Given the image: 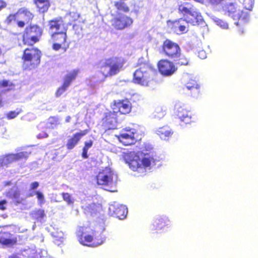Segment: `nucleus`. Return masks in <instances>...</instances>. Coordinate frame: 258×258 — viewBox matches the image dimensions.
<instances>
[{
    "label": "nucleus",
    "mask_w": 258,
    "mask_h": 258,
    "mask_svg": "<svg viewBox=\"0 0 258 258\" xmlns=\"http://www.w3.org/2000/svg\"><path fill=\"white\" fill-rule=\"evenodd\" d=\"M56 120L54 118H51L49 120V122L47 124V127L49 128H54L56 127L57 125Z\"/></svg>",
    "instance_id": "nucleus-42"
},
{
    "label": "nucleus",
    "mask_w": 258,
    "mask_h": 258,
    "mask_svg": "<svg viewBox=\"0 0 258 258\" xmlns=\"http://www.w3.org/2000/svg\"><path fill=\"white\" fill-rule=\"evenodd\" d=\"M10 83V82L8 81H4L3 82H0V88L9 86Z\"/></svg>",
    "instance_id": "nucleus-51"
},
{
    "label": "nucleus",
    "mask_w": 258,
    "mask_h": 258,
    "mask_svg": "<svg viewBox=\"0 0 258 258\" xmlns=\"http://www.w3.org/2000/svg\"><path fill=\"white\" fill-rule=\"evenodd\" d=\"M70 119H71V117L70 116H68L66 118V121L67 122H70Z\"/></svg>",
    "instance_id": "nucleus-55"
},
{
    "label": "nucleus",
    "mask_w": 258,
    "mask_h": 258,
    "mask_svg": "<svg viewBox=\"0 0 258 258\" xmlns=\"http://www.w3.org/2000/svg\"><path fill=\"white\" fill-rule=\"evenodd\" d=\"M9 163L6 156L0 158V167L6 166Z\"/></svg>",
    "instance_id": "nucleus-44"
},
{
    "label": "nucleus",
    "mask_w": 258,
    "mask_h": 258,
    "mask_svg": "<svg viewBox=\"0 0 258 258\" xmlns=\"http://www.w3.org/2000/svg\"><path fill=\"white\" fill-rule=\"evenodd\" d=\"M79 14L76 12H70L68 17H70V21H75L79 18Z\"/></svg>",
    "instance_id": "nucleus-43"
},
{
    "label": "nucleus",
    "mask_w": 258,
    "mask_h": 258,
    "mask_svg": "<svg viewBox=\"0 0 258 258\" xmlns=\"http://www.w3.org/2000/svg\"><path fill=\"white\" fill-rule=\"evenodd\" d=\"M32 14L27 9L22 8L16 13L17 19L22 20L28 23L33 18Z\"/></svg>",
    "instance_id": "nucleus-26"
},
{
    "label": "nucleus",
    "mask_w": 258,
    "mask_h": 258,
    "mask_svg": "<svg viewBox=\"0 0 258 258\" xmlns=\"http://www.w3.org/2000/svg\"><path fill=\"white\" fill-rule=\"evenodd\" d=\"M177 115L180 121L185 124L194 122L191 113L182 106H180L178 108Z\"/></svg>",
    "instance_id": "nucleus-16"
},
{
    "label": "nucleus",
    "mask_w": 258,
    "mask_h": 258,
    "mask_svg": "<svg viewBox=\"0 0 258 258\" xmlns=\"http://www.w3.org/2000/svg\"><path fill=\"white\" fill-rule=\"evenodd\" d=\"M161 115H162V116H164V115H165V112H164V111H162L161 112Z\"/></svg>",
    "instance_id": "nucleus-57"
},
{
    "label": "nucleus",
    "mask_w": 258,
    "mask_h": 258,
    "mask_svg": "<svg viewBox=\"0 0 258 258\" xmlns=\"http://www.w3.org/2000/svg\"><path fill=\"white\" fill-rule=\"evenodd\" d=\"M92 145L93 142L92 141L86 142L85 143V147L83 148V149L86 150H88V149L92 147Z\"/></svg>",
    "instance_id": "nucleus-47"
},
{
    "label": "nucleus",
    "mask_w": 258,
    "mask_h": 258,
    "mask_svg": "<svg viewBox=\"0 0 258 258\" xmlns=\"http://www.w3.org/2000/svg\"><path fill=\"white\" fill-rule=\"evenodd\" d=\"M205 52L204 51H201L199 52V55L205 54Z\"/></svg>",
    "instance_id": "nucleus-56"
},
{
    "label": "nucleus",
    "mask_w": 258,
    "mask_h": 258,
    "mask_svg": "<svg viewBox=\"0 0 258 258\" xmlns=\"http://www.w3.org/2000/svg\"><path fill=\"white\" fill-rule=\"evenodd\" d=\"M31 214L33 219L40 223L44 222V218L46 217L44 210L42 209L34 210Z\"/></svg>",
    "instance_id": "nucleus-30"
},
{
    "label": "nucleus",
    "mask_w": 258,
    "mask_h": 258,
    "mask_svg": "<svg viewBox=\"0 0 258 258\" xmlns=\"http://www.w3.org/2000/svg\"><path fill=\"white\" fill-rule=\"evenodd\" d=\"M123 159L125 163L134 171L149 167L152 164H155L156 160L152 155L150 156L148 154H144L142 157H140L139 154L135 152L125 153Z\"/></svg>",
    "instance_id": "nucleus-2"
},
{
    "label": "nucleus",
    "mask_w": 258,
    "mask_h": 258,
    "mask_svg": "<svg viewBox=\"0 0 258 258\" xmlns=\"http://www.w3.org/2000/svg\"><path fill=\"white\" fill-rule=\"evenodd\" d=\"M88 132V131L87 130H85L75 134L72 138L68 140L66 145L67 148L70 150L73 149L81 138L86 135Z\"/></svg>",
    "instance_id": "nucleus-20"
},
{
    "label": "nucleus",
    "mask_w": 258,
    "mask_h": 258,
    "mask_svg": "<svg viewBox=\"0 0 258 258\" xmlns=\"http://www.w3.org/2000/svg\"><path fill=\"white\" fill-rule=\"evenodd\" d=\"M99 66L105 77L111 76L113 71V59L111 57L102 60L99 62Z\"/></svg>",
    "instance_id": "nucleus-14"
},
{
    "label": "nucleus",
    "mask_w": 258,
    "mask_h": 258,
    "mask_svg": "<svg viewBox=\"0 0 258 258\" xmlns=\"http://www.w3.org/2000/svg\"><path fill=\"white\" fill-rule=\"evenodd\" d=\"M49 33L51 34L58 33L60 31L66 29L64 24L61 18L55 19L49 22Z\"/></svg>",
    "instance_id": "nucleus-15"
},
{
    "label": "nucleus",
    "mask_w": 258,
    "mask_h": 258,
    "mask_svg": "<svg viewBox=\"0 0 258 258\" xmlns=\"http://www.w3.org/2000/svg\"><path fill=\"white\" fill-rule=\"evenodd\" d=\"M214 22L217 25L219 26L221 28L224 29H228V23L224 20L221 19L216 18L214 20Z\"/></svg>",
    "instance_id": "nucleus-37"
},
{
    "label": "nucleus",
    "mask_w": 258,
    "mask_h": 258,
    "mask_svg": "<svg viewBox=\"0 0 258 258\" xmlns=\"http://www.w3.org/2000/svg\"><path fill=\"white\" fill-rule=\"evenodd\" d=\"M239 31H240L241 32V33H243V30H239Z\"/></svg>",
    "instance_id": "nucleus-62"
},
{
    "label": "nucleus",
    "mask_w": 258,
    "mask_h": 258,
    "mask_svg": "<svg viewBox=\"0 0 258 258\" xmlns=\"http://www.w3.org/2000/svg\"><path fill=\"white\" fill-rule=\"evenodd\" d=\"M2 53V50H1V49L0 48V54H1Z\"/></svg>",
    "instance_id": "nucleus-63"
},
{
    "label": "nucleus",
    "mask_w": 258,
    "mask_h": 258,
    "mask_svg": "<svg viewBox=\"0 0 258 258\" xmlns=\"http://www.w3.org/2000/svg\"><path fill=\"white\" fill-rule=\"evenodd\" d=\"M201 58H204L206 57L205 54H201Z\"/></svg>",
    "instance_id": "nucleus-58"
},
{
    "label": "nucleus",
    "mask_w": 258,
    "mask_h": 258,
    "mask_svg": "<svg viewBox=\"0 0 258 258\" xmlns=\"http://www.w3.org/2000/svg\"><path fill=\"white\" fill-rule=\"evenodd\" d=\"M16 21L17 22L18 26L20 28H23L24 26L25 23H27V22L19 19H17Z\"/></svg>",
    "instance_id": "nucleus-49"
},
{
    "label": "nucleus",
    "mask_w": 258,
    "mask_h": 258,
    "mask_svg": "<svg viewBox=\"0 0 258 258\" xmlns=\"http://www.w3.org/2000/svg\"><path fill=\"white\" fill-rule=\"evenodd\" d=\"M222 10L225 14L236 20L235 24L239 26L244 24L249 21V14L247 12L241 10L238 3L230 2L225 4L222 7Z\"/></svg>",
    "instance_id": "nucleus-4"
},
{
    "label": "nucleus",
    "mask_w": 258,
    "mask_h": 258,
    "mask_svg": "<svg viewBox=\"0 0 258 258\" xmlns=\"http://www.w3.org/2000/svg\"><path fill=\"white\" fill-rule=\"evenodd\" d=\"M68 88V86H65L64 84H63L62 86L57 89L56 92V97L61 96L67 90Z\"/></svg>",
    "instance_id": "nucleus-41"
},
{
    "label": "nucleus",
    "mask_w": 258,
    "mask_h": 258,
    "mask_svg": "<svg viewBox=\"0 0 258 258\" xmlns=\"http://www.w3.org/2000/svg\"><path fill=\"white\" fill-rule=\"evenodd\" d=\"M41 34V29L36 25L27 27L23 34V42L24 44L32 45L38 41Z\"/></svg>",
    "instance_id": "nucleus-9"
},
{
    "label": "nucleus",
    "mask_w": 258,
    "mask_h": 258,
    "mask_svg": "<svg viewBox=\"0 0 258 258\" xmlns=\"http://www.w3.org/2000/svg\"><path fill=\"white\" fill-rule=\"evenodd\" d=\"M176 64L169 59L163 58L157 63V67L159 73L164 76H170L177 70Z\"/></svg>",
    "instance_id": "nucleus-10"
},
{
    "label": "nucleus",
    "mask_w": 258,
    "mask_h": 258,
    "mask_svg": "<svg viewBox=\"0 0 258 258\" xmlns=\"http://www.w3.org/2000/svg\"><path fill=\"white\" fill-rule=\"evenodd\" d=\"M30 153L27 152H21L16 154H10L6 155L9 164L14 161H18L23 159H26Z\"/></svg>",
    "instance_id": "nucleus-25"
},
{
    "label": "nucleus",
    "mask_w": 258,
    "mask_h": 258,
    "mask_svg": "<svg viewBox=\"0 0 258 258\" xmlns=\"http://www.w3.org/2000/svg\"><path fill=\"white\" fill-rule=\"evenodd\" d=\"M178 10L184 16V19L186 23L197 26L204 23L201 13L191 3L184 2L178 6Z\"/></svg>",
    "instance_id": "nucleus-3"
},
{
    "label": "nucleus",
    "mask_w": 258,
    "mask_h": 258,
    "mask_svg": "<svg viewBox=\"0 0 258 258\" xmlns=\"http://www.w3.org/2000/svg\"><path fill=\"white\" fill-rule=\"evenodd\" d=\"M156 134L162 140H168L173 134V132L167 125L159 127L156 131Z\"/></svg>",
    "instance_id": "nucleus-24"
},
{
    "label": "nucleus",
    "mask_w": 258,
    "mask_h": 258,
    "mask_svg": "<svg viewBox=\"0 0 258 258\" xmlns=\"http://www.w3.org/2000/svg\"><path fill=\"white\" fill-rule=\"evenodd\" d=\"M17 17H16V14L15 15H10L7 19L6 22L8 24L11 23L13 21H16Z\"/></svg>",
    "instance_id": "nucleus-45"
},
{
    "label": "nucleus",
    "mask_w": 258,
    "mask_h": 258,
    "mask_svg": "<svg viewBox=\"0 0 258 258\" xmlns=\"http://www.w3.org/2000/svg\"><path fill=\"white\" fill-rule=\"evenodd\" d=\"M6 6V3L4 1H0V10L5 7Z\"/></svg>",
    "instance_id": "nucleus-54"
},
{
    "label": "nucleus",
    "mask_w": 258,
    "mask_h": 258,
    "mask_svg": "<svg viewBox=\"0 0 258 258\" xmlns=\"http://www.w3.org/2000/svg\"><path fill=\"white\" fill-rule=\"evenodd\" d=\"M37 137L38 139H42L47 138L48 137V135L46 132H43L42 133L39 134Z\"/></svg>",
    "instance_id": "nucleus-52"
},
{
    "label": "nucleus",
    "mask_w": 258,
    "mask_h": 258,
    "mask_svg": "<svg viewBox=\"0 0 258 258\" xmlns=\"http://www.w3.org/2000/svg\"><path fill=\"white\" fill-rule=\"evenodd\" d=\"M52 236L55 238V243L56 244L59 245L64 239V234L61 231H56L52 232Z\"/></svg>",
    "instance_id": "nucleus-35"
},
{
    "label": "nucleus",
    "mask_w": 258,
    "mask_h": 258,
    "mask_svg": "<svg viewBox=\"0 0 258 258\" xmlns=\"http://www.w3.org/2000/svg\"><path fill=\"white\" fill-rule=\"evenodd\" d=\"M87 211L90 213L91 215L96 214V212L97 211V206L95 204H91L87 207Z\"/></svg>",
    "instance_id": "nucleus-40"
},
{
    "label": "nucleus",
    "mask_w": 258,
    "mask_h": 258,
    "mask_svg": "<svg viewBox=\"0 0 258 258\" xmlns=\"http://www.w3.org/2000/svg\"><path fill=\"white\" fill-rule=\"evenodd\" d=\"M133 19L125 15L118 13L114 20V27L117 30H122L133 24Z\"/></svg>",
    "instance_id": "nucleus-11"
},
{
    "label": "nucleus",
    "mask_w": 258,
    "mask_h": 258,
    "mask_svg": "<svg viewBox=\"0 0 258 258\" xmlns=\"http://www.w3.org/2000/svg\"><path fill=\"white\" fill-rule=\"evenodd\" d=\"M185 86L186 88L191 91L198 90L200 87L197 81L193 79H190L186 83Z\"/></svg>",
    "instance_id": "nucleus-33"
},
{
    "label": "nucleus",
    "mask_w": 258,
    "mask_h": 258,
    "mask_svg": "<svg viewBox=\"0 0 258 258\" xmlns=\"http://www.w3.org/2000/svg\"><path fill=\"white\" fill-rule=\"evenodd\" d=\"M131 109L132 104L127 99L114 102V113L119 112L120 114H126L129 113Z\"/></svg>",
    "instance_id": "nucleus-12"
},
{
    "label": "nucleus",
    "mask_w": 258,
    "mask_h": 258,
    "mask_svg": "<svg viewBox=\"0 0 258 258\" xmlns=\"http://www.w3.org/2000/svg\"><path fill=\"white\" fill-rule=\"evenodd\" d=\"M128 213L127 208L123 205H117L114 207V214L115 215L116 218L119 220H122L126 217Z\"/></svg>",
    "instance_id": "nucleus-22"
},
{
    "label": "nucleus",
    "mask_w": 258,
    "mask_h": 258,
    "mask_svg": "<svg viewBox=\"0 0 258 258\" xmlns=\"http://www.w3.org/2000/svg\"><path fill=\"white\" fill-rule=\"evenodd\" d=\"M170 224V221L166 217H159L156 218L153 223V230H159L165 226H168Z\"/></svg>",
    "instance_id": "nucleus-21"
},
{
    "label": "nucleus",
    "mask_w": 258,
    "mask_h": 258,
    "mask_svg": "<svg viewBox=\"0 0 258 258\" xmlns=\"http://www.w3.org/2000/svg\"><path fill=\"white\" fill-rule=\"evenodd\" d=\"M185 21L184 18H179L176 20L167 21V25L174 32L179 31L181 33H185L187 32L188 30L186 26L183 25V22Z\"/></svg>",
    "instance_id": "nucleus-13"
},
{
    "label": "nucleus",
    "mask_w": 258,
    "mask_h": 258,
    "mask_svg": "<svg viewBox=\"0 0 258 258\" xmlns=\"http://www.w3.org/2000/svg\"><path fill=\"white\" fill-rule=\"evenodd\" d=\"M62 44V43H60L59 42L54 43L52 46L53 49L55 50H59L61 48Z\"/></svg>",
    "instance_id": "nucleus-50"
},
{
    "label": "nucleus",
    "mask_w": 258,
    "mask_h": 258,
    "mask_svg": "<svg viewBox=\"0 0 258 258\" xmlns=\"http://www.w3.org/2000/svg\"><path fill=\"white\" fill-rule=\"evenodd\" d=\"M16 242V239L8 232H0V243L3 245H10Z\"/></svg>",
    "instance_id": "nucleus-23"
},
{
    "label": "nucleus",
    "mask_w": 258,
    "mask_h": 258,
    "mask_svg": "<svg viewBox=\"0 0 258 258\" xmlns=\"http://www.w3.org/2000/svg\"><path fill=\"white\" fill-rule=\"evenodd\" d=\"M9 258H19L17 256H11Z\"/></svg>",
    "instance_id": "nucleus-59"
},
{
    "label": "nucleus",
    "mask_w": 258,
    "mask_h": 258,
    "mask_svg": "<svg viewBox=\"0 0 258 258\" xmlns=\"http://www.w3.org/2000/svg\"><path fill=\"white\" fill-rule=\"evenodd\" d=\"M7 202L6 200H2L0 201V210L4 211L6 209V205Z\"/></svg>",
    "instance_id": "nucleus-46"
},
{
    "label": "nucleus",
    "mask_w": 258,
    "mask_h": 258,
    "mask_svg": "<svg viewBox=\"0 0 258 258\" xmlns=\"http://www.w3.org/2000/svg\"><path fill=\"white\" fill-rule=\"evenodd\" d=\"M78 240L84 245L96 247L102 244L104 240L95 236L96 232L89 227H80L77 232Z\"/></svg>",
    "instance_id": "nucleus-5"
},
{
    "label": "nucleus",
    "mask_w": 258,
    "mask_h": 258,
    "mask_svg": "<svg viewBox=\"0 0 258 258\" xmlns=\"http://www.w3.org/2000/svg\"><path fill=\"white\" fill-rule=\"evenodd\" d=\"M154 68L148 63L141 64L133 75V81L136 84L147 86L152 80Z\"/></svg>",
    "instance_id": "nucleus-6"
},
{
    "label": "nucleus",
    "mask_w": 258,
    "mask_h": 258,
    "mask_svg": "<svg viewBox=\"0 0 258 258\" xmlns=\"http://www.w3.org/2000/svg\"><path fill=\"white\" fill-rule=\"evenodd\" d=\"M10 184V182H6L5 185H9Z\"/></svg>",
    "instance_id": "nucleus-60"
},
{
    "label": "nucleus",
    "mask_w": 258,
    "mask_h": 258,
    "mask_svg": "<svg viewBox=\"0 0 258 258\" xmlns=\"http://www.w3.org/2000/svg\"><path fill=\"white\" fill-rule=\"evenodd\" d=\"M112 172L110 169L106 168L102 172H100L96 177L97 182L100 185H108L111 181Z\"/></svg>",
    "instance_id": "nucleus-17"
},
{
    "label": "nucleus",
    "mask_w": 258,
    "mask_h": 258,
    "mask_svg": "<svg viewBox=\"0 0 258 258\" xmlns=\"http://www.w3.org/2000/svg\"><path fill=\"white\" fill-rule=\"evenodd\" d=\"M21 112V109H17L16 110L12 111L7 114V118L9 119L15 118Z\"/></svg>",
    "instance_id": "nucleus-39"
},
{
    "label": "nucleus",
    "mask_w": 258,
    "mask_h": 258,
    "mask_svg": "<svg viewBox=\"0 0 258 258\" xmlns=\"http://www.w3.org/2000/svg\"><path fill=\"white\" fill-rule=\"evenodd\" d=\"M34 195L36 196L38 205H39L40 206H42L43 205L45 204V197L43 194L42 192L38 190L33 191L29 194L28 197H31L34 196Z\"/></svg>",
    "instance_id": "nucleus-31"
},
{
    "label": "nucleus",
    "mask_w": 258,
    "mask_h": 258,
    "mask_svg": "<svg viewBox=\"0 0 258 258\" xmlns=\"http://www.w3.org/2000/svg\"><path fill=\"white\" fill-rule=\"evenodd\" d=\"M63 51H66V48H64Z\"/></svg>",
    "instance_id": "nucleus-64"
},
{
    "label": "nucleus",
    "mask_w": 258,
    "mask_h": 258,
    "mask_svg": "<svg viewBox=\"0 0 258 258\" xmlns=\"http://www.w3.org/2000/svg\"><path fill=\"white\" fill-rule=\"evenodd\" d=\"M125 62L124 58L121 57H115L114 58V74L120 71Z\"/></svg>",
    "instance_id": "nucleus-27"
},
{
    "label": "nucleus",
    "mask_w": 258,
    "mask_h": 258,
    "mask_svg": "<svg viewBox=\"0 0 258 258\" xmlns=\"http://www.w3.org/2000/svg\"><path fill=\"white\" fill-rule=\"evenodd\" d=\"M239 5L241 10H243L244 12H247L249 15V12L252 10L253 2L252 1H239Z\"/></svg>",
    "instance_id": "nucleus-32"
},
{
    "label": "nucleus",
    "mask_w": 258,
    "mask_h": 258,
    "mask_svg": "<svg viewBox=\"0 0 258 258\" xmlns=\"http://www.w3.org/2000/svg\"><path fill=\"white\" fill-rule=\"evenodd\" d=\"M62 198L63 200L67 203L69 205H73L74 203V199L72 197L69 193H62Z\"/></svg>",
    "instance_id": "nucleus-38"
},
{
    "label": "nucleus",
    "mask_w": 258,
    "mask_h": 258,
    "mask_svg": "<svg viewBox=\"0 0 258 258\" xmlns=\"http://www.w3.org/2000/svg\"><path fill=\"white\" fill-rule=\"evenodd\" d=\"M35 4L40 12L44 13L48 10L49 7V1H34Z\"/></svg>",
    "instance_id": "nucleus-34"
},
{
    "label": "nucleus",
    "mask_w": 258,
    "mask_h": 258,
    "mask_svg": "<svg viewBox=\"0 0 258 258\" xmlns=\"http://www.w3.org/2000/svg\"><path fill=\"white\" fill-rule=\"evenodd\" d=\"M5 195L7 198L12 199L14 202L17 204L22 203L25 199V198L21 196L20 191L16 186L6 191Z\"/></svg>",
    "instance_id": "nucleus-18"
},
{
    "label": "nucleus",
    "mask_w": 258,
    "mask_h": 258,
    "mask_svg": "<svg viewBox=\"0 0 258 258\" xmlns=\"http://www.w3.org/2000/svg\"><path fill=\"white\" fill-rule=\"evenodd\" d=\"M88 150H86L85 149H83V153H82V157L84 158H88V155H87Z\"/></svg>",
    "instance_id": "nucleus-53"
},
{
    "label": "nucleus",
    "mask_w": 258,
    "mask_h": 258,
    "mask_svg": "<svg viewBox=\"0 0 258 258\" xmlns=\"http://www.w3.org/2000/svg\"><path fill=\"white\" fill-rule=\"evenodd\" d=\"M41 52L37 48H26L23 56L24 69L31 70L38 66L40 61Z\"/></svg>",
    "instance_id": "nucleus-7"
},
{
    "label": "nucleus",
    "mask_w": 258,
    "mask_h": 258,
    "mask_svg": "<svg viewBox=\"0 0 258 258\" xmlns=\"http://www.w3.org/2000/svg\"><path fill=\"white\" fill-rule=\"evenodd\" d=\"M78 74V70H74L67 74L64 78V86L69 87L72 82L76 79Z\"/></svg>",
    "instance_id": "nucleus-28"
},
{
    "label": "nucleus",
    "mask_w": 258,
    "mask_h": 258,
    "mask_svg": "<svg viewBox=\"0 0 258 258\" xmlns=\"http://www.w3.org/2000/svg\"><path fill=\"white\" fill-rule=\"evenodd\" d=\"M161 52L165 56L173 60L176 66H188L190 58L181 53L178 44L169 39H165L161 46Z\"/></svg>",
    "instance_id": "nucleus-1"
},
{
    "label": "nucleus",
    "mask_w": 258,
    "mask_h": 258,
    "mask_svg": "<svg viewBox=\"0 0 258 258\" xmlns=\"http://www.w3.org/2000/svg\"><path fill=\"white\" fill-rule=\"evenodd\" d=\"M115 137L123 145L130 146L137 142L139 135L136 130L127 127L123 128L121 133Z\"/></svg>",
    "instance_id": "nucleus-8"
},
{
    "label": "nucleus",
    "mask_w": 258,
    "mask_h": 258,
    "mask_svg": "<svg viewBox=\"0 0 258 258\" xmlns=\"http://www.w3.org/2000/svg\"><path fill=\"white\" fill-rule=\"evenodd\" d=\"M106 190H107L110 191H111V192H112V191H113L112 190H111V189H106Z\"/></svg>",
    "instance_id": "nucleus-61"
},
{
    "label": "nucleus",
    "mask_w": 258,
    "mask_h": 258,
    "mask_svg": "<svg viewBox=\"0 0 258 258\" xmlns=\"http://www.w3.org/2000/svg\"><path fill=\"white\" fill-rule=\"evenodd\" d=\"M39 186V183L37 181L33 182L30 184V190H34Z\"/></svg>",
    "instance_id": "nucleus-48"
},
{
    "label": "nucleus",
    "mask_w": 258,
    "mask_h": 258,
    "mask_svg": "<svg viewBox=\"0 0 258 258\" xmlns=\"http://www.w3.org/2000/svg\"><path fill=\"white\" fill-rule=\"evenodd\" d=\"M22 254L25 256L30 258H43L46 257L47 252L45 250H40V252L38 253L35 249V247L33 246L31 248L25 249L22 252Z\"/></svg>",
    "instance_id": "nucleus-19"
},
{
    "label": "nucleus",
    "mask_w": 258,
    "mask_h": 258,
    "mask_svg": "<svg viewBox=\"0 0 258 258\" xmlns=\"http://www.w3.org/2000/svg\"><path fill=\"white\" fill-rule=\"evenodd\" d=\"M115 6L120 11L124 12H127L129 11V8L124 3V1H118L115 4Z\"/></svg>",
    "instance_id": "nucleus-36"
},
{
    "label": "nucleus",
    "mask_w": 258,
    "mask_h": 258,
    "mask_svg": "<svg viewBox=\"0 0 258 258\" xmlns=\"http://www.w3.org/2000/svg\"><path fill=\"white\" fill-rule=\"evenodd\" d=\"M67 29H65V31H60L58 33H55L51 34V37L52 39L57 41L60 43H64L66 42L67 38Z\"/></svg>",
    "instance_id": "nucleus-29"
}]
</instances>
